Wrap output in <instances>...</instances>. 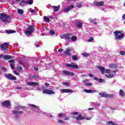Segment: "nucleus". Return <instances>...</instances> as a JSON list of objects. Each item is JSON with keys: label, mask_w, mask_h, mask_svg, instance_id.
<instances>
[{"label": "nucleus", "mask_w": 125, "mask_h": 125, "mask_svg": "<svg viewBox=\"0 0 125 125\" xmlns=\"http://www.w3.org/2000/svg\"><path fill=\"white\" fill-rule=\"evenodd\" d=\"M63 73L64 75L66 76H71V77H73V76H74V73L68 71L67 70H63Z\"/></svg>", "instance_id": "20"}, {"label": "nucleus", "mask_w": 125, "mask_h": 125, "mask_svg": "<svg viewBox=\"0 0 125 125\" xmlns=\"http://www.w3.org/2000/svg\"><path fill=\"white\" fill-rule=\"evenodd\" d=\"M17 68L19 70L22 71V67H21V66L18 65L17 66Z\"/></svg>", "instance_id": "44"}, {"label": "nucleus", "mask_w": 125, "mask_h": 125, "mask_svg": "<svg viewBox=\"0 0 125 125\" xmlns=\"http://www.w3.org/2000/svg\"><path fill=\"white\" fill-rule=\"evenodd\" d=\"M18 13L21 15H23V13H24V11H23V10L19 9L18 10Z\"/></svg>", "instance_id": "33"}, {"label": "nucleus", "mask_w": 125, "mask_h": 125, "mask_svg": "<svg viewBox=\"0 0 125 125\" xmlns=\"http://www.w3.org/2000/svg\"><path fill=\"white\" fill-rule=\"evenodd\" d=\"M26 3V1H24V0H22L21 2H20V4L22 5L23 4Z\"/></svg>", "instance_id": "50"}, {"label": "nucleus", "mask_w": 125, "mask_h": 125, "mask_svg": "<svg viewBox=\"0 0 125 125\" xmlns=\"http://www.w3.org/2000/svg\"><path fill=\"white\" fill-rule=\"evenodd\" d=\"M4 77L6 79H9V80H12L13 81H16V77L12 76L11 74H5Z\"/></svg>", "instance_id": "13"}, {"label": "nucleus", "mask_w": 125, "mask_h": 125, "mask_svg": "<svg viewBox=\"0 0 125 125\" xmlns=\"http://www.w3.org/2000/svg\"><path fill=\"white\" fill-rule=\"evenodd\" d=\"M42 93L44 94H54L55 92L50 89H45L42 91Z\"/></svg>", "instance_id": "14"}, {"label": "nucleus", "mask_w": 125, "mask_h": 125, "mask_svg": "<svg viewBox=\"0 0 125 125\" xmlns=\"http://www.w3.org/2000/svg\"><path fill=\"white\" fill-rule=\"evenodd\" d=\"M87 82H88V80L86 79L83 81V83H87Z\"/></svg>", "instance_id": "60"}, {"label": "nucleus", "mask_w": 125, "mask_h": 125, "mask_svg": "<svg viewBox=\"0 0 125 125\" xmlns=\"http://www.w3.org/2000/svg\"><path fill=\"white\" fill-rule=\"evenodd\" d=\"M61 93H69L70 92H74V91H72L68 89H62L60 90Z\"/></svg>", "instance_id": "17"}, {"label": "nucleus", "mask_w": 125, "mask_h": 125, "mask_svg": "<svg viewBox=\"0 0 125 125\" xmlns=\"http://www.w3.org/2000/svg\"><path fill=\"white\" fill-rule=\"evenodd\" d=\"M33 0H29L26 1V4H30V5L33 3Z\"/></svg>", "instance_id": "34"}, {"label": "nucleus", "mask_w": 125, "mask_h": 125, "mask_svg": "<svg viewBox=\"0 0 125 125\" xmlns=\"http://www.w3.org/2000/svg\"><path fill=\"white\" fill-rule=\"evenodd\" d=\"M117 67H118V65L115 63L109 65V67L111 69H114V68H117Z\"/></svg>", "instance_id": "28"}, {"label": "nucleus", "mask_w": 125, "mask_h": 125, "mask_svg": "<svg viewBox=\"0 0 125 125\" xmlns=\"http://www.w3.org/2000/svg\"><path fill=\"white\" fill-rule=\"evenodd\" d=\"M71 51H72V48H68L66 49V51L64 52V54L66 56H70L71 55Z\"/></svg>", "instance_id": "16"}, {"label": "nucleus", "mask_w": 125, "mask_h": 125, "mask_svg": "<svg viewBox=\"0 0 125 125\" xmlns=\"http://www.w3.org/2000/svg\"><path fill=\"white\" fill-rule=\"evenodd\" d=\"M14 74L17 75L18 76L19 75V73L17 72V71H14Z\"/></svg>", "instance_id": "55"}, {"label": "nucleus", "mask_w": 125, "mask_h": 125, "mask_svg": "<svg viewBox=\"0 0 125 125\" xmlns=\"http://www.w3.org/2000/svg\"><path fill=\"white\" fill-rule=\"evenodd\" d=\"M33 78L34 79H36V80H38V79H39V76L36 75H34L33 76Z\"/></svg>", "instance_id": "49"}, {"label": "nucleus", "mask_w": 125, "mask_h": 125, "mask_svg": "<svg viewBox=\"0 0 125 125\" xmlns=\"http://www.w3.org/2000/svg\"><path fill=\"white\" fill-rule=\"evenodd\" d=\"M45 116H47V117H50V118H52V115L51 114H48L46 113V114H44Z\"/></svg>", "instance_id": "48"}, {"label": "nucleus", "mask_w": 125, "mask_h": 125, "mask_svg": "<svg viewBox=\"0 0 125 125\" xmlns=\"http://www.w3.org/2000/svg\"><path fill=\"white\" fill-rule=\"evenodd\" d=\"M29 12L31 13H36V11L34 9H32V8L29 9Z\"/></svg>", "instance_id": "40"}, {"label": "nucleus", "mask_w": 125, "mask_h": 125, "mask_svg": "<svg viewBox=\"0 0 125 125\" xmlns=\"http://www.w3.org/2000/svg\"><path fill=\"white\" fill-rule=\"evenodd\" d=\"M122 18L123 19H125V13L123 15Z\"/></svg>", "instance_id": "62"}, {"label": "nucleus", "mask_w": 125, "mask_h": 125, "mask_svg": "<svg viewBox=\"0 0 125 125\" xmlns=\"http://www.w3.org/2000/svg\"><path fill=\"white\" fill-rule=\"evenodd\" d=\"M51 7L54 9V12H58L60 9V5L59 6H51Z\"/></svg>", "instance_id": "19"}, {"label": "nucleus", "mask_w": 125, "mask_h": 125, "mask_svg": "<svg viewBox=\"0 0 125 125\" xmlns=\"http://www.w3.org/2000/svg\"><path fill=\"white\" fill-rule=\"evenodd\" d=\"M94 80H95V81H98V78L97 77H94Z\"/></svg>", "instance_id": "63"}, {"label": "nucleus", "mask_w": 125, "mask_h": 125, "mask_svg": "<svg viewBox=\"0 0 125 125\" xmlns=\"http://www.w3.org/2000/svg\"><path fill=\"white\" fill-rule=\"evenodd\" d=\"M28 106L33 108V110L34 111L35 114L36 115H45V114H46V113H44L42 111V110L40 109V108L35 104H28Z\"/></svg>", "instance_id": "2"}, {"label": "nucleus", "mask_w": 125, "mask_h": 125, "mask_svg": "<svg viewBox=\"0 0 125 125\" xmlns=\"http://www.w3.org/2000/svg\"><path fill=\"white\" fill-rule=\"evenodd\" d=\"M97 68L99 69V70H100L102 74H104V72L107 73V74L111 73V70H110V69H105V68H104L103 66L98 65L97 66Z\"/></svg>", "instance_id": "5"}, {"label": "nucleus", "mask_w": 125, "mask_h": 125, "mask_svg": "<svg viewBox=\"0 0 125 125\" xmlns=\"http://www.w3.org/2000/svg\"><path fill=\"white\" fill-rule=\"evenodd\" d=\"M0 20L1 21H2V22L5 23V24L10 23L11 21V18L4 13L0 14Z\"/></svg>", "instance_id": "1"}, {"label": "nucleus", "mask_w": 125, "mask_h": 125, "mask_svg": "<svg viewBox=\"0 0 125 125\" xmlns=\"http://www.w3.org/2000/svg\"><path fill=\"white\" fill-rule=\"evenodd\" d=\"M116 76V74H110L109 75H105V76L108 79H111V78H114Z\"/></svg>", "instance_id": "26"}, {"label": "nucleus", "mask_w": 125, "mask_h": 125, "mask_svg": "<svg viewBox=\"0 0 125 125\" xmlns=\"http://www.w3.org/2000/svg\"><path fill=\"white\" fill-rule=\"evenodd\" d=\"M0 47L2 50L6 52L8 50V44H7V43H5L0 45Z\"/></svg>", "instance_id": "11"}, {"label": "nucleus", "mask_w": 125, "mask_h": 125, "mask_svg": "<svg viewBox=\"0 0 125 125\" xmlns=\"http://www.w3.org/2000/svg\"><path fill=\"white\" fill-rule=\"evenodd\" d=\"M83 91L84 92H86V93H94V92H96V91L94 90H90V89H84L83 90Z\"/></svg>", "instance_id": "22"}, {"label": "nucleus", "mask_w": 125, "mask_h": 125, "mask_svg": "<svg viewBox=\"0 0 125 125\" xmlns=\"http://www.w3.org/2000/svg\"><path fill=\"white\" fill-rule=\"evenodd\" d=\"M1 69H2V71H3V72H6V71H7L6 68H5L4 67H2Z\"/></svg>", "instance_id": "51"}, {"label": "nucleus", "mask_w": 125, "mask_h": 125, "mask_svg": "<svg viewBox=\"0 0 125 125\" xmlns=\"http://www.w3.org/2000/svg\"><path fill=\"white\" fill-rule=\"evenodd\" d=\"M27 84H28V85H30V86H37V85H39V83L33 82H28Z\"/></svg>", "instance_id": "18"}, {"label": "nucleus", "mask_w": 125, "mask_h": 125, "mask_svg": "<svg viewBox=\"0 0 125 125\" xmlns=\"http://www.w3.org/2000/svg\"><path fill=\"white\" fill-rule=\"evenodd\" d=\"M45 85L46 86H48L49 85V84H48V83H45Z\"/></svg>", "instance_id": "64"}, {"label": "nucleus", "mask_w": 125, "mask_h": 125, "mask_svg": "<svg viewBox=\"0 0 125 125\" xmlns=\"http://www.w3.org/2000/svg\"><path fill=\"white\" fill-rule=\"evenodd\" d=\"M96 19H94V20H92V19H89V21L90 22V23H93V24H95L96 25L97 23L96 22Z\"/></svg>", "instance_id": "27"}, {"label": "nucleus", "mask_w": 125, "mask_h": 125, "mask_svg": "<svg viewBox=\"0 0 125 125\" xmlns=\"http://www.w3.org/2000/svg\"><path fill=\"white\" fill-rule=\"evenodd\" d=\"M72 42H76V41H77V36H71V38H70Z\"/></svg>", "instance_id": "30"}, {"label": "nucleus", "mask_w": 125, "mask_h": 125, "mask_svg": "<svg viewBox=\"0 0 125 125\" xmlns=\"http://www.w3.org/2000/svg\"><path fill=\"white\" fill-rule=\"evenodd\" d=\"M84 85L90 86V85H92V84L91 83H84Z\"/></svg>", "instance_id": "46"}, {"label": "nucleus", "mask_w": 125, "mask_h": 125, "mask_svg": "<svg viewBox=\"0 0 125 125\" xmlns=\"http://www.w3.org/2000/svg\"><path fill=\"white\" fill-rule=\"evenodd\" d=\"M99 82L100 83H103L104 82V80L102 78H100L99 80Z\"/></svg>", "instance_id": "47"}, {"label": "nucleus", "mask_w": 125, "mask_h": 125, "mask_svg": "<svg viewBox=\"0 0 125 125\" xmlns=\"http://www.w3.org/2000/svg\"><path fill=\"white\" fill-rule=\"evenodd\" d=\"M72 58V60H74V61H77V60L79 59V58H78V57H77L76 55H73Z\"/></svg>", "instance_id": "36"}, {"label": "nucleus", "mask_w": 125, "mask_h": 125, "mask_svg": "<svg viewBox=\"0 0 125 125\" xmlns=\"http://www.w3.org/2000/svg\"><path fill=\"white\" fill-rule=\"evenodd\" d=\"M114 36L117 40H122L125 38V34L122 33L120 31H115Z\"/></svg>", "instance_id": "3"}, {"label": "nucleus", "mask_w": 125, "mask_h": 125, "mask_svg": "<svg viewBox=\"0 0 125 125\" xmlns=\"http://www.w3.org/2000/svg\"><path fill=\"white\" fill-rule=\"evenodd\" d=\"M62 83L64 85H68L69 84L67 82H63Z\"/></svg>", "instance_id": "53"}, {"label": "nucleus", "mask_w": 125, "mask_h": 125, "mask_svg": "<svg viewBox=\"0 0 125 125\" xmlns=\"http://www.w3.org/2000/svg\"><path fill=\"white\" fill-rule=\"evenodd\" d=\"M66 67H69L70 68H72L73 69H79V65L75 64L74 62H72L71 64L67 63L65 64Z\"/></svg>", "instance_id": "9"}, {"label": "nucleus", "mask_w": 125, "mask_h": 125, "mask_svg": "<svg viewBox=\"0 0 125 125\" xmlns=\"http://www.w3.org/2000/svg\"><path fill=\"white\" fill-rule=\"evenodd\" d=\"M76 119L77 120V121H82V120H84V119H85L87 121H88V120H91V118H84L83 117L81 114L78 115Z\"/></svg>", "instance_id": "12"}, {"label": "nucleus", "mask_w": 125, "mask_h": 125, "mask_svg": "<svg viewBox=\"0 0 125 125\" xmlns=\"http://www.w3.org/2000/svg\"><path fill=\"white\" fill-rule=\"evenodd\" d=\"M15 109H17V110H20V109H25V107L19 105L18 106H16Z\"/></svg>", "instance_id": "32"}, {"label": "nucleus", "mask_w": 125, "mask_h": 125, "mask_svg": "<svg viewBox=\"0 0 125 125\" xmlns=\"http://www.w3.org/2000/svg\"><path fill=\"white\" fill-rule=\"evenodd\" d=\"M78 114H79V113H78L77 112H73L72 115H78Z\"/></svg>", "instance_id": "58"}, {"label": "nucleus", "mask_w": 125, "mask_h": 125, "mask_svg": "<svg viewBox=\"0 0 125 125\" xmlns=\"http://www.w3.org/2000/svg\"><path fill=\"white\" fill-rule=\"evenodd\" d=\"M58 122L59 124H65V122L62 120H58Z\"/></svg>", "instance_id": "45"}, {"label": "nucleus", "mask_w": 125, "mask_h": 125, "mask_svg": "<svg viewBox=\"0 0 125 125\" xmlns=\"http://www.w3.org/2000/svg\"><path fill=\"white\" fill-rule=\"evenodd\" d=\"M3 59L5 60H8L9 59H13V57L9 56L8 55H5L3 56Z\"/></svg>", "instance_id": "23"}, {"label": "nucleus", "mask_w": 125, "mask_h": 125, "mask_svg": "<svg viewBox=\"0 0 125 125\" xmlns=\"http://www.w3.org/2000/svg\"><path fill=\"white\" fill-rule=\"evenodd\" d=\"M34 69L35 70V71H38L39 70V68H38L37 67H34Z\"/></svg>", "instance_id": "59"}, {"label": "nucleus", "mask_w": 125, "mask_h": 125, "mask_svg": "<svg viewBox=\"0 0 125 125\" xmlns=\"http://www.w3.org/2000/svg\"><path fill=\"white\" fill-rule=\"evenodd\" d=\"M120 55H125V51H121L120 52Z\"/></svg>", "instance_id": "43"}, {"label": "nucleus", "mask_w": 125, "mask_h": 125, "mask_svg": "<svg viewBox=\"0 0 125 125\" xmlns=\"http://www.w3.org/2000/svg\"><path fill=\"white\" fill-rule=\"evenodd\" d=\"M75 25L77 28H82V27H83V23L81 22H77L75 23Z\"/></svg>", "instance_id": "25"}, {"label": "nucleus", "mask_w": 125, "mask_h": 125, "mask_svg": "<svg viewBox=\"0 0 125 125\" xmlns=\"http://www.w3.org/2000/svg\"><path fill=\"white\" fill-rule=\"evenodd\" d=\"M63 116H64V114L60 113V114H59V116L60 117V118H61L62 117H63Z\"/></svg>", "instance_id": "52"}, {"label": "nucleus", "mask_w": 125, "mask_h": 125, "mask_svg": "<svg viewBox=\"0 0 125 125\" xmlns=\"http://www.w3.org/2000/svg\"><path fill=\"white\" fill-rule=\"evenodd\" d=\"M76 6L77 7H79L80 8L82 7V6H83V5L82 4V3L77 2L76 4Z\"/></svg>", "instance_id": "35"}, {"label": "nucleus", "mask_w": 125, "mask_h": 125, "mask_svg": "<svg viewBox=\"0 0 125 125\" xmlns=\"http://www.w3.org/2000/svg\"><path fill=\"white\" fill-rule=\"evenodd\" d=\"M106 124H108V125H116V124H115V123H114V122L113 121L107 122Z\"/></svg>", "instance_id": "37"}, {"label": "nucleus", "mask_w": 125, "mask_h": 125, "mask_svg": "<svg viewBox=\"0 0 125 125\" xmlns=\"http://www.w3.org/2000/svg\"><path fill=\"white\" fill-rule=\"evenodd\" d=\"M4 56V55H3V54H1L0 55V58H3V57Z\"/></svg>", "instance_id": "61"}, {"label": "nucleus", "mask_w": 125, "mask_h": 125, "mask_svg": "<svg viewBox=\"0 0 125 125\" xmlns=\"http://www.w3.org/2000/svg\"><path fill=\"white\" fill-rule=\"evenodd\" d=\"M5 32H6V33H7V34H13V33H16V31H15L14 30H6L5 31Z\"/></svg>", "instance_id": "29"}, {"label": "nucleus", "mask_w": 125, "mask_h": 125, "mask_svg": "<svg viewBox=\"0 0 125 125\" xmlns=\"http://www.w3.org/2000/svg\"><path fill=\"white\" fill-rule=\"evenodd\" d=\"M50 35H54V34H55V32L53 30H51L50 31Z\"/></svg>", "instance_id": "42"}, {"label": "nucleus", "mask_w": 125, "mask_h": 125, "mask_svg": "<svg viewBox=\"0 0 125 125\" xmlns=\"http://www.w3.org/2000/svg\"><path fill=\"white\" fill-rule=\"evenodd\" d=\"M68 120H70V117H67L65 118V121H68Z\"/></svg>", "instance_id": "57"}, {"label": "nucleus", "mask_w": 125, "mask_h": 125, "mask_svg": "<svg viewBox=\"0 0 125 125\" xmlns=\"http://www.w3.org/2000/svg\"><path fill=\"white\" fill-rule=\"evenodd\" d=\"M60 38L64 39L65 41H70L71 38H72L71 33H66L60 36Z\"/></svg>", "instance_id": "4"}, {"label": "nucleus", "mask_w": 125, "mask_h": 125, "mask_svg": "<svg viewBox=\"0 0 125 125\" xmlns=\"http://www.w3.org/2000/svg\"><path fill=\"white\" fill-rule=\"evenodd\" d=\"M94 4L96 6H103L104 4V2L103 1H101V2H94Z\"/></svg>", "instance_id": "21"}, {"label": "nucleus", "mask_w": 125, "mask_h": 125, "mask_svg": "<svg viewBox=\"0 0 125 125\" xmlns=\"http://www.w3.org/2000/svg\"><path fill=\"white\" fill-rule=\"evenodd\" d=\"M82 55L85 57H88L89 56V54L87 53H83Z\"/></svg>", "instance_id": "38"}, {"label": "nucleus", "mask_w": 125, "mask_h": 125, "mask_svg": "<svg viewBox=\"0 0 125 125\" xmlns=\"http://www.w3.org/2000/svg\"><path fill=\"white\" fill-rule=\"evenodd\" d=\"M9 62L10 63V67L11 68V69H14V60H11L10 61H9Z\"/></svg>", "instance_id": "24"}, {"label": "nucleus", "mask_w": 125, "mask_h": 125, "mask_svg": "<svg viewBox=\"0 0 125 125\" xmlns=\"http://www.w3.org/2000/svg\"><path fill=\"white\" fill-rule=\"evenodd\" d=\"M23 114V111L14 110L13 111V115L15 118L18 119L20 117V115Z\"/></svg>", "instance_id": "6"}, {"label": "nucleus", "mask_w": 125, "mask_h": 125, "mask_svg": "<svg viewBox=\"0 0 125 125\" xmlns=\"http://www.w3.org/2000/svg\"><path fill=\"white\" fill-rule=\"evenodd\" d=\"M75 7V5H70L67 7H65L63 8L62 12H64V13H67V12H69L70 9H73Z\"/></svg>", "instance_id": "10"}, {"label": "nucleus", "mask_w": 125, "mask_h": 125, "mask_svg": "<svg viewBox=\"0 0 125 125\" xmlns=\"http://www.w3.org/2000/svg\"><path fill=\"white\" fill-rule=\"evenodd\" d=\"M44 20L46 22H47L48 23L49 22L50 20L49 18L44 17Z\"/></svg>", "instance_id": "39"}, {"label": "nucleus", "mask_w": 125, "mask_h": 125, "mask_svg": "<svg viewBox=\"0 0 125 125\" xmlns=\"http://www.w3.org/2000/svg\"><path fill=\"white\" fill-rule=\"evenodd\" d=\"M99 95L101 96V97H104L107 98H112L114 97L113 94H109L104 92H99Z\"/></svg>", "instance_id": "8"}, {"label": "nucleus", "mask_w": 125, "mask_h": 125, "mask_svg": "<svg viewBox=\"0 0 125 125\" xmlns=\"http://www.w3.org/2000/svg\"><path fill=\"white\" fill-rule=\"evenodd\" d=\"M58 52H62V51H63V49L60 48V49L58 50Z\"/></svg>", "instance_id": "56"}, {"label": "nucleus", "mask_w": 125, "mask_h": 125, "mask_svg": "<svg viewBox=\"0 0 125 125\" xmlns=\"http://www.w3.org/2000/svg\"><path fill=\"white\" fill-rule=\"evenodd\" d=\"M11 105V103H10V101L8 100L5 101L2 103V105L3 107H10Z\"/></svg>", "instance_id": "15"}, {"label": "nucleus", "mask_w": 125, "mask_h": 125, "mask_svg": "<svg viewBox=\"0 0 125 125\" xmlns=\"http://www.w3.org/2000/svg\"><path fill=\"white\" fill-rule=\"evenodd\" d=\"M16 88H17V89H21V88H22V87L19 86H17L16 87Z\"/></svg>", "instance_id": "54"}, {"label": "nucleus", "mask_w": 125, "mask_h": 125, "mask_svg": "<svg viewBox=\"0 0 125 125\" xmlns=\"http://www.w3.org/2000/svg\"><path fill=\"white\" fill-rule=\"evenodd\" d=\"M34 32V27L33 26L30 25L28 26V28L26 29V30L25 31V35H27V36H29V35H31L33 34V32Z\"/></svg>", "instance_id": "7"}, {"label": "nucleus", "mask_w": 125, "mask_h": 125, "mask_svg": "<svg viewBox=\"0 0 125 125\" xmlns=\"http://www.w3.org/2000/svg\"><path fill=\"white\" fill-rule=\"evenodd\" d=\"M88 42H93V38L91 37L90 39L87 40Z\"/></svg>", "instance_id": "41"}, {"label": "nucleus", "mask_w": 125, "mask_h": 125, "mask_svg": "<svg viewBox=\"0 0 125 125\" xmlns=\"http://www.w3.org/2000/svg\"><path fill=\"white\" fill-rule=\"evenodd\" d=\"M119 94L120 96H124L125 92H124V91H123V90L120 89L119 91Z\"/></svg>", "instance_id": "31"}]
</instances>
